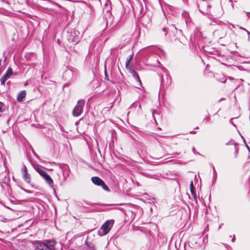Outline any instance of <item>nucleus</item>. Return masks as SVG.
<instances>
[{"instance_id": "obj_1", "label": "nucleus", "mask_w": 250, "mask_h": 250, "mask_svg": "<svg viewBox=\"0 0 250 250\" xmlns=\"http://www.w3.org/2000/svg\"><path fill=\"white\" fill-rule=\"evenodd\" d=\"M56 242L55 241H47L45 243L38 242L35 245V250H55Z\"/></svg>"}, {"instance_id": "obj_2", "label": "nucleus", "mask_w": 250, "mask_h": 250, "mask_svg": "<svg viewBox=\"0 0 250 250\" xmlns=\"http://www.w3.org/2000/svg\"><path fill=\"white\" fill-rule=\"evenodd\" d=\"M35 169L38 173L42 177V178L44 180L47 184L49 185V186L52 188H53V180L50 177V176L48 174V173L42 169L38 166H36L34 167Z\"/></svg>"}, {"instance_id": "obj_3", "label": "nucleus", "mask_w": 250, "mask_h": 250, "mask_svg": "<svg viewBox=\"0 0 250 250\" xmlns=\"http://www.w3.org/2000/svg\"><path fill=\"white\" fill-rule=\"evenodd\" d=\"M110 179H111L112 181V182L110 181V186L111 185H112V190L114 192L121 191L122 189L119 185V181L115 178V176H113V178L111 176H110ZM125 181L126 180L125 179H120V182L123 183L124 181Z\"/></svg>"}, {"instance_id": "obj_4", "label": "nucleus", "mask_w": 250, "mask_h": 250, "mask_svg": "<svg viewBox=\"0 0 250 250\" xmlns=\"http://www.w3.org/2000/svg\"><path fill=\"white\" fill-rule=\"evenodd\" d=\"M84 105V101L83 100H80L78 101L77 104L73 111V115L74 116L78 117L81 114L83 110Z\"/></svg>"}, {"instance_id": "obj_5", "label": "nucleus", "mask_w": 250, "mask_h": 250, "mask_svg": "<svg viewBox=\"0 0 250 250\" xmlns=\"http://www.w3.org/2000/svg\"><path fill=\"white\" fill-rule=\"evenodd\" d=\"M109 231V222L107 220L105 223L101 227L98 231V234L100 236L106 235Z\"/></svg>"}, {"instance_id": "obj_6", "label": "nucleus", "mask_w": 250, "mask_h": 250, "mask_svg": "<svg viewBox=\"0 0 250 250\" xmlns=\"http://www.w3.org/2000/svg\"><path fill=\"white\" fill-rule=\"evenodd\" d=\"M21 171L24 181L27 183L30 184L31 181V177L30 174L28 173L27 168L25 166L22 167Z\"/></svg>"}, {"instance_id": "obj_7", "label": "nucleus", "mask_w": 250, "mask_h": 250, "mask_svg": "<svg viewBox=\"0 0 250 250\" xmlns=\"http://www.w3.org/2000/svg\"><path fill=\"white\" fill-rule=\"evenodd\" d=\"M92 182L97 186H102L103 189L105 190L108 191V187L104 184V181L98 177H93L91 178Z\"/></svg>"}, {"instance_id": "obj_8", "label": "nucleus", "mask_w": 250, "mask_h": 250, "mask_svg": "<svg viewBox=\"0 0 250 250\" xmlns=\"http://www.w3.org/2000/svg\"><path fill=\"white\" fill-rule=\"evenodd\" d=\"M160 78H161V86L164 87L165 85H166V87L170 85V84L171 83V80L168 75H166V82L165 83V80L163 79V76L162 75L160 76Z\"/></svg>"}, {"instance_id": "obj_9", "label": "nucleus", "mask_w": 250, "mask_h": 250, "mask_svg": "<svg viewBox=\"0 0 250 250\" xmlns=\"http://www.w3.org/2000/svg\"><path fill=\"white\" fill-rule=\"evenodd\" d=\"M130 74L132 75V76L134 78L136 81L138 83V85L139 86H141L142 84L140 79L139 76L138 75L136 71L134 70V73H131Z\"/></svg>"}, {"instance_id": "obj_10", "label": "nucleus", "mask_w": 250, "mask_h": 250, "mask_svg": "<svg viewBox=\"0 0 250 250\" xmlns=\"http://www.w3.org/2000/svg\"><path fill=\"white\" fill-rule=\"evenodd\" d=\"M25 96H26L25 91V90L21 91L18 95L17 100L20 102H22V101H23V99L25 98Z\"/></svg>"}, {"instance_id": "obj_11", "label": "nucleus", "mask_w": 250, "mask_h": 250, "mask_svg": "<svg viewBox=\"0 0 250 250\" xmlns=\"http://www.w3.org/2000/svg\"><path fill=\"white\" fill-rule=\"evenodd\" d=\"M189 186H190V190L191 193L192 195L194 198L196 199V194L195 190V188L194 187L193 183L192 181H191Z\"/></svg>"}, {"instance_id": "obj_12", "label": "nucleus", "mask_w": 250, "mask_h": 250, "mask_svg": "<svg viewBox=\"0 0 250 250\" xmlns=\"http://www.w3.org/2000/svg\"><path fill=\"white\" fill-rule=\"evenodd\" d=\"M125 67L126 69L130 73H134V67L132 65H130L128 62L125 63Z\"/></svg>"}, {"instance_id": "obj_13", "label": "nucleus", "mask_w": 250, "mask_h": 250, "mask_svg": "<svg viewBox=\"0 0 250 250\" xmlns=\"http://www.w3.org/2000/svg\"><path fill=\"white\" fill-rule=\"evenodd\" d=\"M118 21H119L118 19H117L116 21H114V18L112 19V22L111 24H113V26L112 27V28L110 29V31L111 30L114 31L118 28L117 23H118Z\"/></svg>"}, {"instance_id": "obj_14", "label": "nucleus", "mask_w": 250, "mask_h": 250, "mask_svg": "<svg viewBox=\"0 0 250 250\" xmlns=\"http://www.w3.org/2000/svg\"><path fill=\"white\" fill-rule=\"evenodd\" d=\"M12 69L11 68L9 67L7 69L6 73L3 75L4 76H6V78H7L8 79L10 77V76L12 74Z\"/></svg>"}, {"instance_id": "obj_15", "label": "nucleus", "mask_w": 250, "mask_h": 250, "mask_svg": "<svg viewBox=\"0 0 250 250\" xmlns=\"http://www.w3.org/2000/svg\"><path fill=\"white\" fill-rule=\"evenodd\" d=\"M176 28H177L174 24H171L168 27V30L169 32H171L174 34L175 30H176Z\"/></svg>"}, {"instance_id": "obj_16", "label": "nucleus", "mask_w": 250, "mask_h": 250, "mask_svg": "<svg viewBox=\"0 0 250 250\" xmlns=\"http://www.w3.org/2000/svg\"><path fill=\"white\" fill-rule=\"evenodd\" d=\"M174 35H177L178 36H182L183 32L182 30L176 28V30H175Z\"/></svg>"}, {"instance_id": "obj_17", "label": "nucleus", "mask_w": 250, "mask_h": 250, "mask_svg": "<svg viewBox=\"0 0 250 250\" xmlns=\"http://www.w3.org/2000/svg\"><path fill=\"white\" fill-rule=\"evenodd\" d=\"M8 80L7 78H6V76H3L0 78V82L1 84L4 85L5 82L6 80Z\"/></svg>"}, {"instance_id": "obj_18", "label": "nucleus", "mask_w": 250, "mask_h": 250, "mask_svg": "<svg viewBox=\"0 0 250 250\" xmlns=\"http://www.w3.org/2000/svg\"><path fill=\"white\" fill-rule=\"evenodd\" d=\"M226 145H227V146H228V145H234L235 146H237V144L236 143H235L234 142V141L231 140L230 141H229L228 143H226Z\"/></svg>"}, {"instance_id": "obj_19", "label": "nucleus", "mask_w": 250, "mask_h": 250, "mask_svg": "<svg viewBox=\"0 0 250 250\" xmlns=\"http://www.w3.org/2000/svg\"><path fill=\"white\" fill-rule=\"evenodd\" d=\"M138 4H139V7H140V12L141 14L143 12V5L141 4L140 1H138Z\"/></svg>"}, {"instance_id": "obj_20", "label": "nucleus", "mask_w": 250, "mask_h": 250, "mask_svg": "<svg viewBox=\"0 0 250 250\" xmlns=\"http://www.w3.org/2000/svg\"><path fill=\"white\" fill-rule=\"evenodd\" d=\"M235 157H236L237 156V153H238L239 149L237 146H235Z\"/></svg>"}, {"instance_id": "obj_21", "label": "nucleus", "mask_w": 250, "mask_h": 250, "mask_svg": "<svg viewBox=\"0 0 250 250\" xmlns=\"http://www.w3.org/2000/svg\"><path fill=\"white\" fill-rule=\"evenodd\" d=\"M162 31L165 33V35L166 36L168 32V28L164 27L162 28Z\"/></svg>"}, {"instance_id": "obj_22", "label": "nucleus", "mask_w": 250, "mask_h": 250, "mask_svg": "<svg viewBox=\"0 0 250 250\" xmlns=\"http://www.w3.org/2000/svg\"><path fill=\"white\" fill-rule=\"evenodd\" d=\"M133 57V53H132L131 55H130L129 56L128 59L127 61L126 62H128V63H129L130 61L132 59Z\"/></svg>"}, {"instance_id": "obj_23", "label": "nucleus", "mask_w": 250, "mask_h": 250, "mask_svg": "<svg viewBox=\"0 0 250 250\" xmlns=\"http://www.w3.org/2000/svg\"><path fill=\"white\" fill-rule=\"evenodd\" d=\"M104 67H105V70H104L105 77V78L107 80H108V75H107V70H106V69L105 65H104Z\"/></svg>"}, {"instance_id": "obj_24", "label": "nucleus", "mask_w": 250, "mask_h": 250, "mask_svg": "<svg viewBox=\"0 0 250 250\" xmlns=\"http://www.w3.org/2000/svg\"><path fill=\"white\" fill-rule=\"evenodd\" d=\"M138 104V103L135 102L131 104L130 106V108H132L133 107H136Z\"/></svg>"}, {"instance_id": "obj_25", "label": "nucleus", "mask_w": 250, "mask_h": 250, "mask_svg": "<svg viewBox=\"0 0 250 250\" xmlns=\"http://www.w3.org/2000/svg\"><path fill=\"white\" fill-rule=\"evenodd\" d=\"M110 229H111V227H112V225H113V224L114 223V221L113 219H110Z\"/></svg>"}, {"instance_id": "obj_26", "label": "nucleus", "mask_w": 250, "mask_h": 250, "mask_svg": "<svg viewBox=\"0 0 250 250\" xmlns=\"http://www.w3.org/2000/svg\"><path fill=\"white\" fill-rule=\"evenodd\" d=\"M240 28L245 30L247 32V34H248V35L250 36V32L249 31H248L247 30H246V29H245L244 28H243L242 27H240Z\"/></svg>"}, {"instance_id": "obj_27", "label": "nucleus", "mask_w": 250, "mask_h": 250, "mask_svg": "<svg viewBox=\"0 0 250 250\" xmlns=\"http://www.w3.org/2000/svg\"><path fill=\"white\" fill-rule=\"evenodd\" d=\"M211 167H212V169H213V173H214V174H216V170H215V168H214V166H213V164H211Z\"/></svg>"}, {"instance_id": "obj_28", "label": "nucleus", "mask_w": 250, "mask_h": 250, "mask_svg": "<svg viewBox=\"0 0 250 250\" xmlns=\"http://www.w3.org/2000/svg\"><path fill=\"white\" fill-rule=\"evenodd\" d=\"M195 247L196 248H198L200 247V245L198 243H197V242H195Z\"/></svg>"}, {"instance_id": "obj_29", "label": "nucleus", "mask_w": 250, "mask_h": 250, "mask_svg": "<svg viewBox=\"0 0 250 250\" xmlns=\"http://www.w3.org/2000/svg\"><path fill=\"white\" fill-rule=\"evenodd\" d=\"M187 15H188V13L186 12H183L182 14L183 16H184V17H185L187 16Z\"/></svg>"}, {"instance_id": "obj_30", "label": "nucleus", "mask_w": 250, "mask_h": 250, "mask_svg": "<svg viewBox=\"0 0 250 250\" xmlns=\"http://www.w3.org/2000/svg\"><path fill=\"white\" fill-rule=\"evenodd\" d=\"M188 245H189V247H191V246H193V244L192 243V242H191V241H190V242L188 243Z\"/></svg>"}, {"instance_id": "obj_31", "label": "nucleus", "mask_w": 250, "mask_h": 250, "mask_svg": "<svg viewBox=\"0 0 250 250\" xmlns=\"http://www.w3.org/2000/svg\"><path fill=\"white\" fill-rule=\"evenodd\" d=\"M209 119H210V118H209V117H207L206 118H205L204 119V120L209 121Z\"/></svg>"}, {"instance_id": "obj_32", "label": "nucleus", "mask_w": 250, "mask_h": 250, "mask_svg": "<svg viewBox=\"0 0 250 250\" xmlns=\"http://www.w3.org/2000/svg\"><path fill=\"white\" fill-rule=\"evenodd\" d=\"M246 144V146L247 148L248 149L249 151H250V148L249 146H248V145L247 144Z\"/></svg>"}, {"instance_id": "obj_33", "label": "nucleus", "mask_w": 250, "mask_h": 250, "mask_svg": "<svg viewBox=\"0 0 250 250\" xmlns=\"http://www.w3.org/2000/svg\"><path fill=\"white\" fill-rule=\"evenodd\" d=\"M68 167L67 166H64L62 168L66 169Z\"/></svg>"}, {"instance_id": "obj_34", "label": "nucleus", "mask_w": 250, "mask_h": 250, "mask_svg": "<svg viewBox=\"0 0 250 250\" xmlns=\"http://www.w3.org/2000/svg\"><path fill=\"white\" fill-rule=\"evenodd\" d=\"M196 132L194 131H191L189 132V133L190 134H193V133H195Z\"/></svg>"}, {"instance_id": "obj_35", "label": "nucleus", "mask_w": 250, "mask_h": 250, "mask_svg": "<svg viewBox=\"0 0 250 250\" xmlns=\"http://www.w3.org/2000/svg\"><path fill=\"white\" fill-rule=\"evenodd\" d=\"M241 137H242V138L243 139V141H244V142L245 143V144H246V141H245V138H244L242 136Z\"/></svg>"}, {"instance_id": "obj_36", "label": "nucleus", "mask_w": 250, "mask_h": 250, "mask_svg": "<svg viewBox=\"0 0 250 250\" xmlns=\"http://www.w3.org/2000/svg\"><path fill=\"white\" fill-rule=\"evenodd\" d=\"M234 241H235V236L234 235V236H233V238H232V241L233 242H234Z\"/></svg>"}, {"instance_id": "obj_37", "label": "nucleus", "mask_w": 250, "mask_h": 250, "mask_svg": "<svg viewBox=\"0 0 250 250\" xmlns=\"http://www.w3.org/2000/svg\"><path fill=\"white\" fill-rule=\"evenodd\" d=\"M225 99H223V98H222L221 99H220L219 101H218V103H220L221 101H222V100H224Z\"/></svg>"}, {"instance_id": "obj_38", "label": "nucleus", "mask_w": 250, "mask_h": 250, "mask_svg": "<svg viewBox=\"0 0 250 250\" xmlns=\"http://www.w3.org/2000/svg\"><path fill=\"white\" fill-rule=\"evenodd\" d=\"M117 237H118V236H117V235H115L114 236H113L112 237V238H116Z\"/></svg>"}, {"instance_id": "obj_39", "label": "nucleus", "mask_w": 250, "mask_h": 250, "mask_svg": "<svg viewBox=\"0 0 250 250\" xmlns=\"http://www.w3.org/2000/svg\"><path fill=\"white\" fill-rule=\"evenodd\" d=\"M138 105L139 108H141V104L138 103Z\"/></svg>"}, {"instance_id": "obj_40", "label": "nucleus", "mask_w": 250, "mask_h": 250, "mask_svg": "<svg viewBox=\"0 0 250 250\" xmlns=\"http://www.w3.org/2000/svg\"><path fill=\"white\" fill-rule=\"evenodd\" d=\"M195 148H194V147H193V148H192V151H193V153H195V151H195Z\"/></svg>"}, {"instance_id": "obj_41", "label": "nucleus", "mask_w": 250, "mask_h": 250, "mask_svg": "<svg viewBox=\"0 0 250 250\" xmlns=\"http://www.w3.org/2000/svg\"><path fill=\"white\" fill-rule=\"evenodd\" d=\"M65 176L66 177L68 176V173H65Z\"/></svg>"}, {"instance_id": "obj_42", "label": "nucleus", "mask_w": 250, "mask_h": 250, "mask_svg": "<svg viewBox=\"0 0 250 250\" xmlns=\"http://www.w3.org/2000/svg\"><path fill=\"white\" fill-rule=\"evenodd\" d=\"M226 80H224V81H221V83H225V82H226Z\"/></svg>"}, {"instance_id": "obj_43", "label": "nucleus", "mask_w": 250, "mask_h": 250, "mask_svg": "<svg viewBox=\"0 0 250 250\" xmlns=\"http://www.w3.org/2000/svg\"><path fill=\"white\" fill-rule=\"evenodd\" d=\"M132 7L133 10H134V8L133 6L132 5Z\"/></svg>"}, {"instance_id": "obj_44", "label": "nucleus", "mask_w": 250, "mask_h": 250, "mask_svg": "<svg viewBox=\"0 0 250 250\" xmlns=\"http://www.w3.org/2000/svg\"><path fill=\"white\" fill-rule=\"evenodd\" d=\"M179 154V153H175V155H178Z\"/></svg>"}, {"instance_id": "obj_45", "label": "nucleus", "mask_w": 250, "mask_h": 250, "mask_svg": "<svg viewBox=\"0 0 250 250\" xmlns=\"http://www.w3.org/2000/svg\"><path fill=\"white\" fill-rule=\"evenodd\" d=\"M230 2H232V0H229Z\"/></svg>"}, {"instance_id": "obj_46", "label": "nucleus", "mask_w": 250, "mask_h": 250, "mask_svg": "<svg viewBox=\"0 0 250 250\" xmlns=\"http://www.w3.org/2000/svg\"><path fill=\"white\" fill-rule=\"evenodd\" d=\"M185 250H187L186 249V246H185Z\"/></svg>"}, {"instance_id": "obj_47", "label": "nucleus", "mask_w": 250, "mask_h": 250, "mask_svg": "<svg viewBox=\"0 0 250 250\" xmlns=\"http://www.w3.org/2000/svg\"><path fill=\"white\" fill-rule=\"evenodd\" d=\"M110 147H111V143H110Z\"/></svg>"}]
</instances>
